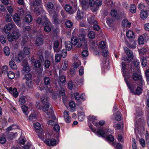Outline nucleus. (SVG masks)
Returning <instances> with one entry per match:
<instances>
[{
	"label": "nucleus",
	"instance_id": "1",
	"mask_svg": "<svg viewBox=\"0 0 149 149\" xmlns=\"http://www.w3.org/2000/svg\"><path fill=\"white\" fill-rule=\"evenodd\" d=\"M42 0H33V3L31 5V9H33L34 13L38 15L45 13V11L43 8L39 6L42 4Z\"/></svg>",
	"mask_w": 149,
	"mask_h": 149
},
{
	"label": "nucleus",
	"instance_id": "2",
	"mask_svg": "<svg viewBox=\"0 0 149 149\" xmlns=\"http://www.w3.org/2000/svg\"><path fill=\"white\" fill-rule=\"evenodd\" d=\"M86 36V35L79 34L78 38L80 42H78L77 46V47L79 48L82 46L84 49L87 48V40Z\"/></svg>",
	"mask_w": 149,
	"mask_h": 149
},
{
	"label": "nucleus",
	"instance_id": "3",
	"mask_svg": "<svg viewBox=\"0 0 149 149\" xmlns=\"http://www.w3.org/2000/svg\"><path fill=\"white\" fill-rule=\"evenodd\" d=\"M124 50L127 55V56L126 57H123L122 58V60L130 62V61L133 58V52L131 50L126 47H124Z\"/></svg>",
	"mask_w": 149,
	"mask_h": 149
},
{
	"label": "nucleus",
	"instance_id": "4",
	"mask_svg": "<svg viewBox=\"0 0 149 149\" xmlns=\"http://www.w3.org/2000/svg\"><path fill=\"white\" fill-rule=\"evenodd\" d=\"M26 79L25 83L27 87L31 88L33 87L34 85L33 83L32 80V76L30 73L25 74L24 77V79Z\"/></svg>",
	"mask_w": 149,
	"mask_h": 149
},
{
	"label": "nucleus",
	"instance_id": "5",
	"mask_svg": "<svg viewBox=\"0 0 149 149\" xmlns=\"http://www.w3.org/2000/svg\"><path fill=\"white\" fill-rule=\"evenodd\" d=\"M15 26L13 22L7 24L3 29L4 31L6 33H8L10 32L11 29Z\"/></svg>",
	"mask_w": 149,
	"mask_h": 149
},
{
	"label": "nucleus",
	"instance_id": "6",
	"mask_svg": "<svg viewBox=\"0 0 149 149\" xmlns=\"http://www.w3.org/2000/svg\"><path fill=\"white\" fill-rule=\"evenodd\" d=\"M44 142L47 145L49 146H54L56 144V141L54 139H47Z\"/></svg>",
	"mask_w": 149,
	"mask_h": 149
},
{
	"label": "nucleus",
	"instance_id": "7",
	"mask_svg": "<svg viewBox=\"0 0 149 149\" xmlns=\"http://www.w3.org/2000/svg\"><path fill=\"white\" fill-rule=\"evenodd\" d=\"M64 118L65 121L67 123H70L71 121V117L69 116V112L68 111H65L63 112Z\"/></svg>",
	"mask_w": 149,
	"mask_h": 149
},
{
	"label": "nucleus",
	"instance_id": "8",
	"mask_svg": "<svg viewBox=\"0 0 149 149\" xmlns=\"http://www.w3.org/2000/svg\"><path fill=\"white\" fill-rule=\"evenodd\" d=\"M50 24L51 23L48 20L45 22L43 23V25L44 26V29L45 31L49 32L51 31Z\"/></svg>",
	"mask_w": 149,
	"mask_h": 149
},
{
	"label": "nucleus",
	"instance_id": "9",
	"mask_svg": "<svg viewBox=\"0 0 149 149\" xmlns=\"http://www.w3.org/2000/svg\"><path fill=\"white\" fill-rule=\"evenodd\" d=\"M21 53L19 52L17 56H16L15 57H14L13 58H12V60L14 61H16L18 63L21 62L24 56Z\"/></svg>",
	"mask_w": 149,
	"mask_h": 149
},
{
	"label": "nucleus",
	"instance_id": "10",
	"mask_svg": "<svg viewBox=\"0 0 149 149\" xmlns=\"http://www.w3.org/2000/svg\"><path fill=\"white\" fill-rule=\"evenodd\" d=\"M47 20L46 17L44 16L42 18L39 17L36 20L37 23L39 24L43 25V23H44Z\"/></svg>",
	"mask_w": 149,
	"mask_h": 149
},
{
	"label": "nucleus",
	"instance_id": "11",
	"mask_svg": "<svg viewBox=\"0 0 149 149\" xmlns=\"http://www.w3.org/2000/svg\"><path fill=\"white\" fill-rule=\"evenodd\" d=\"M59 42L58 40H55L54 43L53 48L54 51L56 52H58L60 50L59 47Z\"/></svg>",
	"mask_w": 149,
	"mask_h": 149
},
{
	"label": "nucleus",
	"instance_id": "12",
	"mask_svg": "<svg viewBox=\"0 0 149 149\" xmlns=\"http://www.w3.org/2000/svg\"><path fill=\"white\" fill-rule=\"evenodd\" d=\"M17 14L22 18L26 15V12L22 8H20L18 10Z\"/></svg>",
	"mask_w": 149,
	"mask_h": 149
},
{
	"label": "nucleus",
	"instance_id": "13",
	"mask_svg": "<svg viewBox=\"0 0 149 149\" xmlns=\"http://www.w3.org/2000/svg\"><path fill=\"white\" fill-rule=\"evenodd\" d=\"M65 9L67 12L70 14L73 13L74 12V11L72 9L71 6L68 4H66L65 5Z\"/></svg>",
	"mask_w": 149,
	"mask_h": 149
},
{
	"label": "nucleus",
	"instance_id": "14",
	"mask_svg": "<svg viewBox=\"0 0 149 149\" xmlns=\"http://www.w3.org/2000/svg\"><path fill=\"white\" fill-rule=\"evenodd\" d=\"M30 52V49L28 47H24L21 53L22 54L23 56L24 55H28L29 54Z\"/></svg>",
	"mask_w": 149,
	"mask_h": 149
},
{
	"label": "nucleus",
	"instance_id": "15",
	"mask_svg": "<svg viewBox=\"0 0 149 149\" xmlns=\"http://www.w3.org/2000/svg\"><path fill=\"white\" fill-rule=\"evenodd\" d=\"M88 22L91 25L97 24V22L95 19V17L93 16L89 17L88 19Z\"/></svg>",
	"mask_w": 149,
	"mask_h": 149
},
{
	"label": "nucleus",
	"instance_id": "16",
	"mask_svg": "<svg viewBox=\"0 0 149 149\" xmlns=\"http://www.w3.org/2000/svg\"><path fill=\"white\" fill-rule=\"evenodd\" d=\"M132 77L134 81L140 80L141 82H142V77L140 75H139L136 73H134L133 74Z\"/></svg>",
	"mask_w": 149,
	"mask_h": 149
},
{
	"label": "nucleus",
	"instance_id": "17",
	"mask_svg": "<svg viewBox=\"0 0 149 149\" xmlns=\"http://www.w3.org/2000/svg\"><path fill=\"white\" fill-rule=\"evenodd\" d=\"M40 99L41 102L43 104H46L49 103H48V99L45 95H42L40 97Z\"/></svg>",
	"mask_w": 149,
	"mask_h": 149
},
{
	"label": "nucleus",
	"instance_id": "18",
	"mask_svg": "<svg viewBox=\"0 0 149 149\" xmlns=\"http://www.w3.org/2000/svg\"><path fill=\"white\" fill-rule=\"evenodd\" d=\"M148 15L147 11L145 10L141 12L140 15L141 18L143 19H145L147 18Z\"/></svg>",
	"mask_w": 149,
	"mask_h": 149
},
{
	"label": "nucleus",
	"instance_id": "19",
	"mask_svg": "<svg viewBox=\"0 0 149 149\" xmlns=\"http://www.w3.org/2000/svg\"><path fill=\"white\" fill-rule=\"evenodd\" d=\"M126 36L128 38H134L133 32L130 30L126 31Z\"/></svg>",
	"mask_w": 149,
	"mask_h": 149
},
{
	"label": "nucleus",
	"instance_id": "20",
	"mask_svg": "<svg viewBox=\"0 0 149 149\" xmlns=\"http://www.w3.org/2000/svg\"><path fill=\"white\" fill-rule=\"evenodd\" d=\"M36 55L37 57L39 58L40 60L42 61L43 60V54L41 51H38L37 52Z\"/></svg>",
	"mask_w": 149,
	"mask_h": 149
},
{
	"label": "nucleus",
	"instance_id": "21",
	"mask_svg": "<svg viewBox=\"0 0 149 149\" xmlns=\"http://www.w3.org/2000/svg\"><path fill=\"white\" fill-rule=\"evenodd\" d=\"M44 39L41 37L37 38L36 40V43L38 46H40L42 45L43 43Z\"/></svg>",
	"mask_w": 149,
	"mask_h": 149
},
{
	"label": "nucleus",
	"instance_id": "22",
	"mask_svg": "<svg viewBox=\"0 0 149 149\" xmlns=\"http://www.w3.org/2000/svg\"><path fill=\"white\" fill-rule=\"evenodd\" d=\"M126 45L129 48L132 49H134L136 47V41H133V44L129 43L127 42H126Z\"/></svg>",
	"mask_w": 149,
	"mask_h": 149
},
{
	"label": "nucleus",
	"instance_id": "23",
	"mask_svg": "<svg viewBox=\"0 0 149 149\" xmlns=\"http://www.w3.org/2000/svg\"><path fill=\"white\" fill-rule=\"evenodd\" d=\"M43 82L46 85H49L51 82L50 78L48 77H45L43 79Z\"/></svg>",
	"mask_w": 149,
	"mask_h": 149
},
{
	"label": "nucleus",
	"instance_id": "24",
	"mask_svg": "<svg viewBox=\"0 0 149 149\" xmlns=\"http://www.w3.org/2000/svg\"><path fill=\"white\" fill-rule=\"evenodd\" d=\"M32 18L30 15H26L25 16L24 20L26 23H30L31 22Z\"/></svg>",
	"mask_w": 149,
	"mask_h": 149
},
{
	"label": "nucleus",
	"instance_id": "25",
	"mask_svg": "<svg viewBox=\"0 0 149 149\" xmlns=\"http://www.w3.org/2000/svg\"><path fill=\"white\" fill-rule=\"evenodd\" d=\"M47 115L48 116L49 118L54 120L56 118L54 116L53 114V111L52 109L49 110V112L47 113Z\"/></svg>",
	"mask_w": 149,
	"mask_h": 149
},
{
	"label": "nucleus",
	"instance_id": "26",
	"mask_svg": "<svg viewBox=\"0 0 149 149\" xmlns=\"http://www.w3.org/2000/svg\"><path fill=\"white\" fill-rule=\"evenodd\" d=\"M21 18L17 13H15L14 15L13 19L15 22H18Z\"/></svg>",
	"mask_w": 149,
	"mask_h": 149
},
{
	"label": "nucleus",
	"instance_id": "27",
	"mask_svg": "<svg viewBox=\"0 0 149 149\" xmlns=\"http://www.w3.org/2000/svg\"><path fill=\"white\" fill-rule=\"evenodd\" d=\"M136 7L134 4H131L130 5L129 10L132 13H135L136 12Z\"/></svg>",
	"mask_w": 149,
	"mask_h": 149
},
{
	"label": "nucleus",
	"instance_id": "28",
	"mask_svg": "<svg viewBox=\"0 0 149 149\" xmlns=\"http://www.w3.org/2000/svg\"><path fill=\"white\" fill-rule=\"evenodd\" d=\"M61 57L63 58H65L67 55V51L66 49H63L60 51L59 54Z\"/></svg>",
	"mask_w": 149,
	"mask_h": 149
},
{
	"label": "nucleus",
	"instance_id": "29",
	"mask_svg": "<svg viewBox=\"0 0 149 149\" xmlns=\"http://www.w3.org/2000/svg\"><path fill=\"white\" fill-rule=\"evenodd\" d=\"M97 133L103 138H105V132L102 130L100 129L97 130Z\"/></svg>",
	"mask_w": 149,
	"mask_h": 149
},
{
	"label": "nucleus",
	"instance_id": "30",
	"mask_svg": "<svg viewBox=\"0 0 149 149\" xmlns=\"http://www.w3.org/2000/svg\"><path fill=\"white\" fill-rule=\"evenodd\" d=\"M9 65L10 68L13 69H15L17 68V66L15 64V62L13 60L11 59V61L9 62Z\"/></svg>",
	"mask_w": 149,
	"mask_h": 149
},
{
	"label": "nucleus",
	"instance_id": "31",
	"mask_svg": "<svg viewBox=\"0 0 149 149\" xmlns=\"http://www.w3.org/2000/svg\"><path fill=\"white\" fill-rule=\"evenodd\" d=\"M70 41H67L65 42V46L66 49L68 51H70L72 48V45Z\"/></svg>",
	"mask_w": 149,
	"mask_h": 149
},
{
	"label": "nucleus",
	"instance_id": "32",
	"mask_svg": "<svg viewBox=\"0 0 149 149\" xmlns=\"http://www.w3.org/2000/svg\"><path fill=\"white\" fill-rule=\"evenodd\" d=\"M12 36L13 37L14 39H17L19 37V34L18 30H17V31H14L12 33Z\"/></svg>",
	"mask_w": 149,
	"mask_h": 149
},
{
	"label": "nucleus",
	"instance_id": "33",
	"mask_svg": "<svg viewBox=\"0 0 149 149\" xmlns=\"http://www.w3.org/2000/svg\"><path fill=\"white\" fill-rule=\"evenodd\" d=\"M53 19L54 22L56 24H58L60 23V21L57 15H54L53 17Z\"/></svg>",
	"mask_w": 149,
	"mask_h": 149
},
{
	"label": "nucleus",
	"instance_id": "34",
	"mask_svg": "<svg viewBox=\"0 0 149 149\" xmlns=\"http://www.w3.org/2000/svg\"><path fill=\"white\" fill-rule=\"evenodd\" d=\"M28 108V107L25 105H23L22 106V110L26 116H28L29 113Z\"/></svg>",
	"mask_w": 149,
	"mask_h": 149
},
{
	"label": "nucleus",
	"instance_id": "35",
	"mask_svg": "<svg viewBox=\"0 0 149 149\" xmlns=\"http://www.w3.org/2000/svg\"><path fill=\"white\" fill-rule=\"evenodd\" d=\"M28 37L27 36L24 35L22 37L21 41L22 44L24 45L28 40Z\"/></svg>",
	"mask_w": 149,
	"mask_h": 149
},
{
	"label": "nucleus",
	"instance_id": "36",
	"mask_svg": "<svg viewBox=\"0 0 149 149\" xmlns=\"http://www.w3.org/2000/svg\"><path fill=\"white\" fill-rule=\"evenodd\" d=\"M78 41L77 38L76 37H74L71 38L70 42L72 45H75L77 44V43H78Z\"/></svg>",
	"mask_w": 149,
	"mask_h": 149
},
{
	"label": "nucleus",
	"instance_id": "37",
	"mask_svg": "<svg viewBox=\"0 0 149 149\" xmlns=\"http://www.w3.org/2000/svg\"><path fill=\"white\" fill-rule=\"evenodd\" d=\"M147 60L146 57H143L141 58V64L143 67H146L147 65Z\"/></svg>",
	"mask_w": 149,
	"mask_h": 149
},
{
	"label": "nucleus",
	"instance_id": "38",
	"mask_svg": "<svg viewBox=\"0 0 149 149\" xmlns=\"http://www.w3.org/2000/svg\"><path fill=\"white\" fill-rule=\"evenodd\" d=\"M38 136L41 139H42L44 137V130H40L38 131Z\"/></svg>",
	"mask_w": 149,
	"mask_h": 149
},
{
	"label": "nucleus",
	"instance_id": "39",
	"mask_svg": "<svg viewBox=\"0 0 149 149\" xmlns=\"http://www.w3.org/2000/svg\"><path fill=\"white\" fill-rule=\"evenodd\" d=\"M7 76L9 79H13L15 77V74L14 72L12 71H9L7 72Z\"/></svg>",
	"mask_w": 149,
	"mask_h": 149
},
{
	"label": "nucleus",
	"instance_id": "40",
	"mask_svg": "<svg viewBox=\"0 0 149 149\" xmlns=\"http://www.w3.org/2000/svg\"><path fill=\"white\" fill-rule=\"evenodd\" d=\"M19 102L20 104H23L26 102L25 98L24 96H21L19 98Z\"/></svg>",
	"mask_w": 149,
	"mask_h": 149
},
{
	"label": "nucleus",
	"instance_id": "41",
	"mask_svg": "<svg viewBox=\"0 0 149 149\" xmlns=\"http://www.w3.org/2000/svg\"><path fill=\"white\" fill-rule=\"evenodd\" d=\"M8 66L6 65H4L2 68L1 73L2 74H5L8 72Z\"/></svg>",
	"mask_w": 149,
	"mask_h": 149
},
{
	"label": "nucleus",
	"instance_id": "42",
	"mask_svg": "<svg viewBox=\"0 0 149 149\" xmlns=\"http://www.w3.org/2000/svg\"><path fill=\"white\" fill-rule=\"evenodd\" d=\"M34 127L36 130V133H38V131L40 129L41 125L39 123H36L35 124Z\"/></svg>",
	"mask_w": 149,
	"mask_h": 149
},
{
	"label": "nucleus",
	"instance_id": "43",
	"mask_svg": "<svg viewBox=\"0 0 149 149\" xmlns=\"http://www.w3.org/2000/svg\"><path fill=\"white\" fill-rule=\"evenodd\" d=\"M105 138L107 140L113 142L114 141V138L113 136L112 135H107L106 136H105Z\"/></svg>",
	"mask_w": 149,
	"mask_h": 149
},
{
	"label": "nucleus",
	"instance_id": "44",
	"mask_svg": "<svg viewBox=\"0 0 149 149\" xmlns=\"http://www.w3.org/2000/svg\"><path fill=\"white\" fill-rule=\"evenodd\" d=\"M121 114L120 113L119 111H118L116 113V116L115 117V119L117 121H120L121 120L122 118L121 116Z\"/></svg>",
	"mask_w": 149,
	"mask_h": 149
},
{
	"label": "nucleus",
	"instance_id": "45",
	"mask_svg": "<svg viewBox=\"0 0 149 149\" xmlns=\"http://www.w3.org/2000/svg\"><path fill=\"white\" fill-rule=\"evenodd\" d=\"M3 51L5 54L7 56L9 55L10 54V49L7 47H5L3 48Z\"/></svg>",
	"mask_w": 149,
	"mask_h": 149
},
{
	"label": "nucleus",
	"instance_id": "46",
	"mask_svg": "<svg viewBox=\"0 0 149 149\" xmlns=\"http://www.w3.org/2000/svg\"><path fill=\"white\" fill-rule=\"evenodd\" d=\"M11 93L13 96L15 97H17L18 95V93L17 92V89L16 88H14L11 92Z\"/></svg>",
	"mask_w": 149,
	"mask_h": 149
},
{
	"label": "nucleus",
	"instance_id": "47",
	"mask_svg": "<svg viewBox=\"0 0 149 149\" xmlns=\"http://www.w3.org/2000/svg\"><path fill=\"white\" fill-rule=\"evenodd\" d=\"M59 79L60 82L62 83H65L66 81V78L64 75H60L59 76Z\"/></svg>",
	"mask_w": 149,
	"mask_h": 149
},
{
	"label": "nucleus",
	"instance_id": "48",
	"mask_svg": "<svg viewBox=\"0 0 149 149\" xmlns=\"http://www.w3.org/2000/svg\"><path fill=\"white\" fill-rule=\"evenodd\" d=\"M95 34L93 31H90L89 32L88 36L89 38L91 39H94L95 37Z\"/></svg>",
	"mask_w": 149,
	"mask_h": 149
},
{
	"label": "nucleus",
	"instance_id": "49",
	"mask_svg": "<svg viewBox=\"0 0 149 149\" xmlns=\"http://www.w3.org/2000/svg\"><path fill=\"white\" fill-rule=\"evenodd\" d=\"M49 104L48 103L46 104H44V105L42 107L41 109L44 111H48L49 108Z\"/></svg>",
	"mask_w": 149,
	"mask_h": 149
},
{
	"label": "nucleus",
	"instance_id": "50",
	"mask_svg": "<svg viewBox=\"0 0 149 149\" xmlns=\"http://www.w3.org/2000/svg\"><path fill=\"white\" fill-rule=\"evenodd\" d=\"M65 25L67 28H70L72 26L73 23L71 21L68 20L66 22Z\"/></svg>",
	"mask_w": 149,
	"mask_h": 149
},
{
	"label": "nucleus",
	"instance_id": "51",
	"mask_svg": "<svg viewBox=\"0 0 149 149\" xmlns=\"http://www.w3.org/2000/svg\"><path fill=\"white\" fill-rule=\"evenodd\" d=\"M146 49L145 48L143 47L139 50V52L140 55H144L146 53Z\"/></svg>",
	"mask_w": 149,
	"mask_h": 149
},
{
	"label": "nucleus",
	"instance_id": "52",
	"mask_svg": "<svg viewBox=\"0 0 149 149\" xmlns=\"http://www.w3.org/2000/svg\"><path fill=\"white\" fill-rule=\"evenodd\" d=\"M50 65V62L48 60H46L45 61L44 63L45 68H48Z\"/></svg>",
	"mask_w": 149,
	"mask_h": 149
},
{
	"label": "nucleus",
	"instance_id": "53",
	"mask_svg": "<svg viewBox=\"0 0 149 149\" xmlns=\"http://www.w3.org/2000/svg\"><path fill=\"white\" fill-rule=\"evenodd\" d=\"M5 19L6 22H9L11 21L12 19L9 14L8 13L6 14Z\"/></svg>",
	"mask_w": 149,
	"mask_h": 149
},
{
	"label": "nucleus",
	"instance_id": "54",
	"mask_svg": "<svg viewBox=\"0 0 149 149\" xmlns=\"http://www.w3.org/2000/svg\"><path fill=\"white\" fill-rule=\"evenodd\" d=\"M37 117V115L35 112L32 113L29 116V119L30 120H32L33 119H35Z\"/></svg>",
	"mask_w": 149,
	"mask_h": 149
},
{
	"label": "nucleus",
	"instance_id": "55",
	"mask_svg": "<svg viewBox=\"0 0 149 149\" xmlns=\"http://www.w3.org/2000/svg\"><path fill=\"white\" fill-rule=\"evenodd\" d=\"M85 49L82 52L81 55L82 56L84 57H86L88 55V53L87 50H86L87 48L86 49Z\"/></svg>",
	"mask_w": 149,
	"mask_h": 149
},
{
	"label": "nucleus",
	"instance_id": "56",
	"mask_svg": "<svg viewBox=\"0 0 149 149\" xmlns=\"http://www.w3.org/2000/svg\"><path fill=\"white\" fill-rule=\"evenodd\" d=\"M77 18L80 19H81L83 17V14L80 11L78 10L77 13Z\"/></svg>",
	"mask_w": 149,
	"mask_h": 149
},
{
	"label": "nucleus",
	"instance_id": "57",
	"mask_svg": "<svg viewBox=\"0 0 149 149\" xmlns=\"http://www.w3.org/2000/svg\"><path fill=\"white\" fill-rule=\"evenodd\" d=\"M145 7V6L144 4L143 3H140L138 6V9L141 10H144Z\"/></svg>",
	"mask_w": 149,
	"mask_h": 149
},
{
	"label": "nucleus",
	"instance_id": "58",
	"mask_svg": "<svg viewBox=\"0 0 149 149\" xmlns=\"http://www.w3.org/2000/svg\"><path fill=\"white\" fill-rule=\"evenodd\" d=\"M144 40L143 37L141 36L138 38L139 44V45H142L144 43Z\"/></svg>",
	"mask_w": 149,
	"mask_h": 149
},
{
	"label": "nucleus",
	"instance_id": "59",
	"mask_svg": "<svg viewBox=\"0 0 149 149\" xmlns=\"http://www.w3.org/2000/svg\"><path fill=\"white\" fill-rule=\"evenodd\" d=\"M125 81L128 88L131 90V91H133V88H134V86L133 84L130 85L129 82L127 81L126 79H125Z\"/></svg>",
	"mask_w": 149,
	"mask_h": 149
},
{
	"label": "nucleus",
	"instance_id": "60",
	"mask_svg": "<svg viewBox=\"0 0 149 149\" xmlns=\"http://www.w3.org/2000/svg\"><path fill=\"white\" fill-rule=\"evenodd\" d=\"M117 15V10L115 9H113L111 11V15L113 17H116Z\"/></svg>",
	"mask_w": 149,
	"mask_h": 149
},
{
	"label": "nucleus",
	"instance_id": "61",
	"mask_svg": "<svg viewBox=\"0 0 149 149\" xmlns=\"http://www.w3.org/2000/svg\"><path fill=\"white\" fill-rule=\"evenodd\" d=\"M61 56L59 54H56L55 55V61L56 62H59L61 59Z\"/></svg>",
	"mask_w": 149,
	"mask_h": 149
},
{
	"label": "nucleus",
	"instance_id": "62",
	"mask_svg": "<svg viewBox=\"0 0 149 149\" xmlns=\"http://www.w3.org/2000/svg\"><path fill=\"white\" fill-rule=\"evenodd\" d=\"M6 142L5 137L3 136H1L0 137V143L1 144H4Z\"/></svg>",
	"mask_w": 149,
	"mask_h": 149
},
{
	"label": "nucleus",
	"instance_id": "63",
	"mask_svg": "<svg viewBox=\"0 0 149 149\" xmlns=\"http://www.w3.org/2000/svg\"><path fill=\"white\" fill-rule=\"evenodd\" d=\"M41 63L38 60L34 62V66L36 68H39L41 66Z\"/></svg>",
	"mask_w": 149,
	"mask_h": 149
},
{
	"label": "nucleus",
	"instance_id": "64",
	"mask_svg": "<svg viewBox=\"0 0 149 149\" xmlns=\"http://www.w3.org/2000/svg\"><path fill=\"white\" fill-rule=\"evenodd\" d=\"M79 34L82 35H86V30L83 28H80L79 30Z\"/></svg>",
	"mask_w": 149,
	"mask_h": 149
}]
</instances>
